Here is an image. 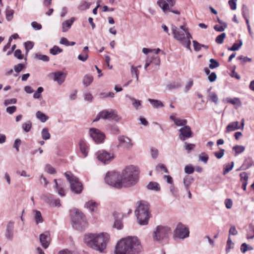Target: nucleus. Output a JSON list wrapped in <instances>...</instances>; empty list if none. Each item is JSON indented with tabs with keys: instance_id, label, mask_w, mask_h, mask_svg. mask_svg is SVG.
Here are the masks:
<instances>
[{
	"instance_id": "nucleus-1",
	"label": "nucleus",
	"mask_w": 254,
	"mask_h": 254,
	"mask_svg": "<svg viewBox=\"0 0 254 254\" xmlns=\"http://www.w3.org/2000/svg\"><path fill=\"white\" fill-rule=\"evenodd\" d=\"M142 250L141 244L135 237H128L118 242L115 254H138Z\"/></svg>"
},
{
	"instance_id": "nucleus-2",
	"label": "nucleus",
	"mask_w": 254,
	"mask_h": 254,
	"mask_svg": "<svg viewBox=\"0 0 254 254\" xmlns=\"http://www.w3.org/2000/svg\"><path fill=\"white\" fill-rule=\"evenodd\" d=\"M110 235L105 232L89 233L84 235V242L87 246L100 253H104L110 240Z\"/></svg>"
},
{
	"instance_id": "nucleus-3",
	"label": "nucleus",
	"mask_w": 254,
	"mask_h": 254,
	"mask_svg": "<svg viewBox=\"0 0 254 254\" xmlns=\"http://www.w3.org/2000/svg\"><path fill=\"white\" fill-rule=\"evenodd\" d=\"M139 173L134 166H129L121 173L122 188H129L134 186L139 179Z\"/></svg>"
},
{
	"instance_id": "nucleus-4",
	"label": "nucleus",
	"mask_w": 254,
	"mask_h": 254,
	"mask_svg": "<svg viewBox=\"0 0 254 254\" xmlns=\"http://www.w3.org/2000/svg\"><path fill=\"white\" fill-rule=\"evenodd\" d=\"M135 214L140 225H147L150 218L148 203L143 201L138 202Z\"/></svg>"
},
{
	"instance_id": "nucleus-5",
	"label": "nucleus",
	"mask_w": 254,
	"mask_h": 254,
	"mask_svg": "<svg viewBox=\"0 0 254 254\" xmlns=\"http://www.w3.org/2000/svg\"><path fill=\"white\" fill-rule=\"evenodd\" d=\"M171 30L174 39L180 42L183 45H185L186 39L192 38L189 29L185 25H181L178 27L174 25H172Z\"/></svg>"
},
{
	"instance_id": "nucleus-6",
	"label": "nucleus",
	"mask_w": 254,
	"mask_h": 254,
	"mask_svg": "<svg viewBox=\"0 0 254 254\" xmlns=\"http://www.w3.org/2000/svg\"><path fill=\"white\" fill-rule=\"evenodd\" d=\"M171 232V228L168 226H157L154 228L152 234L153 240L155 242H162L167 240Z\"/></svg>"
},
{
	"instance_id": "nucleus-7",
	"label": "nucleus",
	"mask_w": 254,
	"mask_h": 254,
	"mask_svg": "<svg viewBox=\"0 0 254 254\" xmlns=\"http://www.w3.org/2000/svg\"><path fill=\"white\" fill-rule=\"evenodd\" d=\"M121 174L116 172H109L105 178L108 185L117 189L122 188Z\"/></svg>"
},
{
	"instance_id": "nucleus-8",
	"label": "nucleus",
	"mask_w": 254,
	"mask_h": 254,
	"mask_svg": "<svg viewBox=\"0 0 254 254\" xmlns=\"http://www.w3.org/2000/svg\"><path fill=\"white\" fill-rule=\"evenodd\" d=\"M64 176L70 183L72 191L77 194L80 193L82 191V185L79 182L78 178L73 176L70 172H65Z\"/></svg>"
},
{
	"instance_id": "nucleus-9",
	"label": "nucleus",
	"mask_w": 254,
	"mask_h": 254,
	"mask_svg": "<svg viewBox=\"0 0 254 254\" xmlns=\"http://www.w3.org/2000/svg\"><path fill=\"white\" fill-rule=\"evenodd\" d=\"M157 4L162 9L164 13L167 14L169 10L176 14H180V12L178 10H170V7H173L175 4V0H159Z\"/></svg>"
},
{
	"instance_id": "nucleus-10",
	"label": "nucleus",
	"mask_w": 254,
	"mask_h": 254,
	"mask_svg": "<svg viewBox=\"0 0 254 254\" xmlns=\"http://www.w3.org/2000/svg\"><path fill=\"white\" fill-rule=\"evenodd\" d=\"M189 228L181 223L177 225L174 231V236L179 239H185L189 237Z\"/></svg>"
},
{
	"instance_id": "nucleus-11",
	"label": "nucleus",
	"mask_w": 254,
	"mask_h": 254,
	"mask_svg": "<svg viewBox=\"0 0 254 254\" xmlns=\"http://www.w3.org/2000/svg\"><path fill=\"white\" fill-rule=\"evenodd\" d=\"M72 221L76 225V228H77V226H81V228L85 227L86 224V221L83 213L78 210L75 211L74 215L72 217Z\"/></svg>"
},
{
	"instance_id": "nucleus-12",
	"label": "nucleus",
	"mask_w": 254,
	"mask_h": 254,
	"mask_svg": "<svg viewBox=\"0 0 254 254\" xmlns=\"http://www.w3.org/2000/svg\"><path fill=\"white\" fill-rule=\"evenodd\" d=\"M89 135L96 143L103 142L105 138V134L99 129L96 128H91L90 129Z\"/></svg>"
},
{
	"instance_id": "nucleus-13",
	"label": "nucleus",
	"mask_w": 254,
	"mask_h": 254,
	"mask_svg": "<svg viewBox=\"0 0 254 254\" xmlns=\"http://www.w3.org/2000/svg\"><path fill=\"white\" fill-rule=\"evenodd\" d=\"M96 155L98 160L104 163L112 161L115 157L114 153L108 152L104 150L98 151L96 153Z\"/></svg>"
},
{
	"instance_id": "nucleus-14",
	"label": "nucleus",
	"mask_w": 254,
	"mask_h": 254,
	"mask_svg": "<svg viewBox=\"0 0 254 254\" xmlns=\"http://www.w3.org/2000/svg\"><path fill=\"white\" fill-rule=\"evenodd\" d=\"M118 140L119 141V144L117 145L118 147H122L124 149H129L133 146L131 139L127 136L119 135L118 137Z\"/></svg>"
},
{
	"instance_id": "nucleus-15",
	"label": "nucleus",
	"mask_w": 254,
	"mask_h": 254,
	"mask_svg": "<svg viewBox=\"0 0 254 254\" xmlns=\"http://www.w3.org/2000/svg\"><path fill=\"white\" fill-rule=\"evenodd\" d=\"M179 131L180 132L179 138L182 141H185L187 139L192 137V132L190 127L189 126H185L181 127L179 129Z\"/></svg>"
},
{
	"instance_id": "nucleus-16",
	"label": "nucleus",
	"mask_w": 254,
	"mask_h": 254,
	"mask_svg": "<svg viewBox=\"0 0 254 254\" xmlns=\"http://www.w3.org/2000/svg\"><path fill=\"white\" fill-rule=\"evenodd\" d=\"M39 239L42 246L44 249H47L49 247L50 243V234L48 232L41 234L39 236Z\"/></svg>"
},
{
	"instance_id": "nucleus-17",
	"label": "nucleus",
	"mask_w": 254,
	"mask_h": 254,
	"mask_svg": "<svg viewBox=\"0 0 254 254\" xmlns=\"http://www.w3.org/2000/svg\"><path fill=\"white\" fill-rule=\"evenodd\" d=\"M53 75V79L57 81L60 85L62 84L65 80L66 74L61 71H57L51 73Z\"/></svg>"
},
{
	"instance_id": "nucleus-18",
	"label": "nucleus",
	"mask_w": 254,
	"mask_h": 254,
	"mask_svg": "<svg viewBox=\"0 0 254 254\" xmlns=\"http://www.w3.org/2000/svg\"><path fill=\"white\" fill-rule=\"evenodd\" d=\"M14 225V222L10 221L6 226L5 236L6 238L8 240H11L13 239Z\"/></svg>"
},
{
	"instance_id": "nucleus-19",
	"label": "nucleus",
	"mask_w": 254,
	"mask_h": 254,
	"mask_svg": "<svg viewBox=\"0 0 254 254\" xmlns=\"http://www.w3.org/2000/svg\"><path fill=\"white\" fill-rule=\"evenodd\" d=\"M75 19L74 17H71L70 19L64 21L62 24V31L65 32L70 28Z\"/></svg>"
},
{
	"instance_id": "nucleus-20",
	"label": "nucleus",
	"mask_w": 254,
	"mask_h": 254,
	"mask_svg": "<svg viewBox=\"0 0 254 254\" xmlns=\"http://www.w3.org/2000/svg\"><path fill=\"white\" fill-rule=\"evenodd\" d=\"M126 97L128 98L131 102L132 105L136 110L140 109L142 107V102L140 100L136 99L128 95H126Z\"/></svg>"
},
{
	"instance_id": "nucleus-21",
	"label": "nucleus",
	"mask_w": 254,
	"mask_h": 254,
	"mask_svg": "<svg viewBox=\"0 0 254 254\" xmlns=\"http://www.w3.org/2000/svg\"><path fill=\"white\" fill-rule=\"evenodd\" d=\"M253 163V160L252 157H248L245 158L244 163L241 167L242 170H246L250 168Z\"/></svg>"
},
{
	"instance_id": "nucleus-22",
	"label": "nucleus",
	"mask_w": 254,
	"mask_h": 254,
	"mask_svg": "<svg viewBox=\"0 0 254 254\" xmlns=\"http://www.w3.org/2000/svg\"><path fill=\"white\" fill-rule=\"evenodd\" d=\"M239 122L238 121L233 122L230 123L226 127L225 132H229L231 131H234L236 129H238L241 128L240 127H239Z\"/></svg>"
},
{
	"instance_id": "nucleus-23",
	"label": "nucleus",
	"mask_w": 254,
	"mask_h": 254,
	"mask_svg": "<svg viewBox=\"0 0 254 254\" xmlns=\"http://www.w3.org/2000/svg\"><path fill=\"white\" fill-rule=\"evenodd\" d=\"M84 206L85 208L88 209L90 211L94 212L97 209L98 204L93 200H89L86 202Z\"/></svg>"
},
{
	"instance_id": "nucleus-24",
	"label": "nucleus",
	"mask_w": 254,
	"mask_h": 254,
	"mask_svg": "<svg viewBox=\"0 0 254 254\" xmlns=\"http://www.w3.org/2000/svg\"><path fill=\"white\" fill-rule=\"evenodd\" d=\"M147 188L149 190H151L155 191H159L160 190L161 188L159 184L156 182H150L147 186Z\"/></svg>"
},
{
	"instance_id": "nucleus-25",
	"label": "nucleus",
	"mask_w": 254,
	"mask_h": 254,
	"mask_svg": "<svg viewBox=\"0 0 254 254\" xmlns=\"http://www.w3.org/2000/svg\"><path fill=\"white\" fill-rule=\"evenodd\" d=\"M79 146L80 151L84 157L88 155V146L86 143L83 140H80L79 142Z\"/></svg>"
},
{
	"instance_id": "nucleus-26",
	"label": "nucleus",
	"mask_w": 254,
	"mask_h": 254,
	"mask_svg": "<svg viewBox=\"0 0 254 254\" xmlns=\"http://www.w3.org/2000/svg\"><path fill=\"white\" fill-rule=\"evenodd\" d=\"M100 116L103 119H109L112 118L114 115V111H108L107 110H103L99 113Z\"/></svg>"
},
{
	"instance_id": "nucleus-27",
	"label": "nucleus",
	"mask_w": 254,
	"mask_h": 254,
	"mask_svg": "<svg viewBox=\"0 0 254 254\" xmlns=\"http://www.w3.org/2000/svg\"><path fill=\"white\" fill-rule=\"evenodd\" d=\"M33 212L34 214V218L36 223L38 224L42 223L43 222V219L40 211L37 210H34Z\"/></svg>"
},
{
	"instance_id": "nucleus-28",
	"label": "nucleus",
	"mask_w": 254,
	"mask_h": 254,
	"mask_svg": "<svg viewBox=\"0 0 254 254\" xmlns=\"http://www.w3.org/2000/svg\"><path fill=\"white\" fill-rule=\"evenodd\" d=\"M193 181V178L190 176H186L183 180V184L185 186V190L190 189V187Z\"/></svg>"
},
{
	"instance_id": "nucleus-29",
	"label": "nucleus",
	"mask_w": 254,
	"mask_h": 254,
	"mask_svg": "<svg viewBox=\"0 0 254 254\" xmlns=\"http://www.w3.org/2000/svg\"><path fill=\"white\" fill-rule=\"evenodd\" d=\"M225 100L227 103L231 104L234 105H237L238 107L242 106V102L240 98L235 97L234 98H227Z\"/></svg>"
},
{
	"instance_id": "nucleus-30",
	"label": "nucleus",
	"mask_w": 254,
	"mask_h": 254,
	"mask_svg": "<svg viewBox=\"0 0 254 254\" xmlns=\"http://www.w3.org/2000/svg\"><path fill=\"white\" fill-rule=\"evenodd\" d=\"M148 101L154 108H159L164 107V104L161 101L152 99H148Z\"/></svg>"
},
{
	"instance_id": "nucleus-31",
	"label": "nucleus",
	"mask_w": 254,
	"mask_h": 254,
	"mask_svg": "<svg viewBox=\"0 0 254 254\" xmlns=\"http://www.w3.org/2000/svg\"><path fill=\"white\" fill-rule=\"evenodd\" d=\"M36 116L42 123H45L49 119L48 116L39 111L36 113Z\"/></svg>"
},
{
	"instance_id": "nucleus-32",
	"label": "nucleus",
	"mask_w": 254,
	"mask_h": 254,
	"mask_svg": "<svg viewBox=\"0 0 254 254\" xmlns=\"http://www.w3.org/2000/svg\"><path fill=\"white\" fill-rule=\"evenodd\" d=\"M91 4V3L90 2H88L85 0H82L80 2L78 6V9L80 10H85L88 9Z\"/></svg>"
},
{
	"instance_id": "nucleus-33",
	"label": "nucleus",
	"mask_w": 254,
	"mask_h": 254,
	"mask_svg": "<svg viewBox=\"0 0 254 254\" xmlns=\"http://www.w3.org/2000/svg\"><path fill=\"white\" fill-rule=\"evenodd\" d=\"M93 78L92 75H86L83 79V83L85 86H88L92 82Z\"/></svg>"
},
{
	"instance_id": "nucleus-34",
	"label": "nucleus",
	"mask_w": 254,
	"mask_h": 254,
	"mask_svg": "<svg viewBox=\"0 0 254 254\" xmlns=\"http://www.w3.org/2000/svg\"><path fill=\"white\" fill-rule=\"evenodd\" d=\"M208 98L209 100L214 102L216 105L218 104V98L217 94L214 92H209Z\"/></svg>"
},
{
	"instance_id": "nucleus-35",
	"label": "nucleus",
	"mask_w": 254,
	"mask_h": 254,
	"mask_svg": "<svg viewBox=\"0 0 254 254\" xmlns=\"http://www.w3.org/2000/svg\"><path fill=\"white\" fill-rule=\"evenodd\" d=\"M42 137L44 140L49 139L51 137L50 133L49 131V129L47 127H44L43 128L41 131Z\"/></svg>"
},
{
	"instance_id": "nucleus-36",
	"label": "nucleus",
	"mask_w": 254,
	"mask_h": 254,
	"mask_svg": "<svg viewBox=\"0 0 254 254\" xmlns=\"http://www.w3.org/2000/svg\"><path fill=\"white\" fill-rule=\"evenodd\" d=\"M14 14V10L11 9L9 6H7L6 11H5V15L6 18L8 21H10L12 18Z\"/></svg>"
},
{
	"instance_id": "nucleus-37",
	"label": "nucleus",
	"mask_w": 254,
	"mask_h": 254,
	"mask_svg": "<svg viewBox=\"0 0 254 254\" xmlns=\"http://www.w3.org/2000/svg\"><path fill=\"white\" fill-rule=\"evenodd\" d=\"M22 128L24 131L25 132H28L30 131L32 128V123L31 121H28L25 123H24L22 125Z\"/></svg>"
},
{
	"instance_id": "nucleus-38",
	"label": "nucleus",
	"mask_w": 254,
	"mask_h": 254,
	"mask_svg": "<svg viewBox=\"0 0 254 254\" xmlns=\"http://www.w3.org/2000/svg\"><path fill=\"white\" fill-rule=\"evenodd\" d=\"M234 163L233 162H231V164H228L224 166L223 168V174L224 175H226L228 173H229L234 167Z\"/></svg>"
},
{
	"instance_id": "nucleus-39",
	"label": "nucleus",
	"mask_w": 254,
	"mask_h": 254,
	"mask_svg": "<svg viewBox=\"0 0 254 254\" xmlns=\"http://www.w3.org/2000/svg\"><path fill=\"white\" fill-rule=\"evenodd\" d=\"M54 182L55 183V188L57 189L59 194L61 196H65V193L63 188L61 187L60 185L58 184L56 179L54 180Z\"/></svg>"
},
{
	"instance_id": "nucleus-40",
	"label": "nucleus",
	"mask_w": 254,
	"mask_h": 254,
	"mask_svg": "<svg viewBox=\"0 0 254 254\" xmlns=\"http://www.w3.org/2000/svg\"><path fill=\"white\" fill-rule=\"evenodd\" d=\"M63 50L57 46H54L50 50V53L53 55H57L61 53Z\"/></svg>"
},
{
	"instance_id": "nucleus-41",
	"label": "nucleus",
	"mask_w": 254,
	"mask_h": 254,
	"mask_svg": "<svg viewBox=\"0 0 254 254\" xmlns=\"http://www.w3.org/2000/svg\"><path fill=\"white\" fill-rule=\"evenodd\" d=\"M182 86L179 82H174L167 85V88L169 90H172L179 88Z\"/></svg>"
},
{
	"instance_id": "nucleus-42",
	"label": "nucleus",
	"mask_w": 254,
	"mask_h": 254,
	"mask_svg": "<svg viewBox=\"0 0 254 254\" xmlns=\"http://www.w3.org/2000/svg\"><path fill=\"white\" fill-rule=\"evenodd\" d=\"M209 68L210 69H214L219 66L220 64L218 62L214 59L209 60Z\"/></svg>"
},
{
	"instance_id": "nucleus-43",
	"label": "nucleus",
	"mask_w": 254,
	"mask_h": 254,
	"mask_svg": "<svg viewBox=\"0 0 254 254\" xmlns=\"http://www.w3.org/2000/svg\"><path fill=\"white\" fill-rule=\"evenodd\" d=\"M245 147L242 145H235L233 147V149L235 151V156L243 152L245 150Z\"/></svg>"
},
{
	"instance_id": "nucleus-44",
	"label": "nucleus",
	"mask_w": 254,
	"mask_h": 254,
	"mask_svg": "<svg viewBox=\"0 0 254 254\" xmlns=\"http://www.w3.org/2000/svg\"><path fill=\"white\" fill-rule=\"evenodd\" d=\"M44 89L42 87H39L33 94V98L35 99H39L42 97V93L43 92Z\"/></svg>"
},
{
	"instance_id": "nucleus-45",
	"label": "nucleus",
	"mask_w": 254,
	"mask_h": 254,
	"mask_svg": "<svg viewBox=\"0 0 254 254\" xmlns=\"http://www.w3.org/2000/svg\"><path fill=\"white\" fill-rule=\"evenodd\" d=\"M35 58L39 60L43 61L44 62H49L50 60L48 56L45 55H41L39 53H36L35 54Z\"/></svg>"
},
{
	"instance_id": "nucleus-46",
	"label": "nucleus",
	"mask_w": 254,
	"mask_h": 254,
	"mask_svg": "<svg viewBox=\"0 0 254 254\" xmlns=\"http://www.w3.org/2000/svg\"><path fill=\"white\" fill-rule=\"evenodd\" d=\"M226 34L225 33H222L221 34L217 36L215 39V42L218 44H221L223 43L224 39L226 37Z\"/></svg>"
},
{
	"instance_id": "nucleus-47",
	"label": "nucleus",
	"mask_w": 254,
	"mask_h": 254,
	"mask_svg": "<svg viewBox=\"0 0 254 254\" xmlns=\"http://www.w3.org/2000/svg\"><path fill=\"white\" fill-rule=\"evenodd\" d=\"M242 45H243L242 41L241 40H240L239 41V44L234 43L231 47L228 48V50L232 51L238 50L239 49V48L242 46Z\"/></svg>"
},
{
	"instance_id": "nucleus-48",
	"label": "nucleus",
	"mask_w": 254,
	"mask_h": 254,
	"mask_svg": "<svg viewBox=\"0 0 254 254\" xmlns=\"http://www.w3.org/2000/svg\"><path fill=\"white\" fill-rule=\"evenodd\" d=\"M253 250V248L245 243H243L241 246V251L243 253H245L248 250Z\"/></svg>"
},
{
	"instance_id": "nucleus-49",
	"label": "nucleus",
	"mask_w": 254,
	"mask_h": 254,
	"mask_svg": "<svg viewBox=\"0 0 254 254\" xmlns=\"http://www.w3.org/2000/svg\"><path fill=\"white\" fill-rule=\"evenodd\" d=\"M115 94L113 92H109L108 93L105 92H101L99 94V96L101 99L106 98L108 97L113 98L114 97Z\"/></svg>"
},
{
	"instance_id": "nucleus-50",
	"label": "nucleus",
	"mask_w": 254,
	"mask_h": 254,
	"mask_svg": "<svg viewBox=\"0 0 254 254\" xmlns=\"http://www.w3.org/2000/svg\"><path fill=\"white\" fill-rule=\"evenodd\" d=\"M242 13L243 17H249V9L245 4H243L242 6Z\"/></svg>"
},
{
	"instance_id": "nucleus-51",
	"label": "nucleus",
	"mask_w": 254,
	"mask_h": 254,
	"mask_svg": "<svg viewBox=\"0 0 254 254\" xmlns=\"http://www.w3.org/2000/svg\"><path fill=\"white\" fill-rule=\"evenodd\" d=\"M227 27V23H223V25L221 26H219L218 25H216L214 26V29L215 30L218 32H222Z\"/></svg>"
},
{
	"instance_id": "nucleus-52",
	"label": "nucleus",
	"mask_w": 254,
	"mask_h": 254,
	"mask_svg": "<svg viewBox=\"0 0 254 254\" xmlns=\"http://www.w3.org/2000/svg\"><path fill=\"white\" fill-rule=\"evenodd\" d=\"M153 65L152 67L154 70H157L158 69L159 65L160 64V60L157 57L154 58L152 61Z\"/></svg>"
},
{
	"instance_id": "nucleus-53",
	"label": "nucleus",
	"mask_w": 254,
	"mask_h": 254,
	"mask_svg": "<svg viewBox=\"0 0 254 254\" xmlns=\"http://www.w3.org/2000/svg\"><path fill=\"white\" fill-rule=\"evenodd\" d=\"M131 73L132 74V76L135 75L136 80H138V75L139 73V71L138 70L137 67H134V66H131Z\"/></svg>"
},
{
	"instance_id": "nucleus-54",
	"label": "nucleus",
	"mask_w": 254,
	"mask_h": 254,
	"mask_svg": "<svg viewBox=\"0 0 254 254\" xmlns=\"http://www.w3.org/2000/svg\"><path fill=\"white\" fill-rule=\"evenodd\" d=\"M170 190L174 196L176 197H179V190L177 188H176L172 185L170 188Z\"/></svg>"
},
{
	"instance_id": "nucleus-55",
	"label": "nucleus",
	"mask_w": 254,
	"mask_h": 254,
	"mask_svg": "<svg viewBox=\"0 0 254 254\" xmlns=\"http://www.w3.org/2000/svg\"><path fill=\"white\" fill-rule=\"evenodd\" d=\"M187 123L186 120H182L177 118V120L175 121V124L177 126H185Z\"/></svg>"
},
{
	"instance_id": "nucleus-56",
	"label": "nucleus",
	"mask_w": 254,
	"mask_h": 254,
	"mask_svg": "<svg viewBox=\"0 0 254 254\" xmlns=\"http://www.w3.org/2000/svg\"><path fill=\"white\" fill-rule=\"evenodd\" d=\"M45 171L51 174L56 173V170L50 164H47L45 167Z\"/></svg>"
},
{
	"instance_id": "nucleus-57",
	"label": "nucleus",
	"mask_w": 254,
	"mask_h": 254,
	"mask_svg": "<svg viewBox=\"0 0 254 254\" xmlns=\"http://www.w3.org/2000/svg\"><path fill=\"white\" fill-rule=\"evenodd\" d=\"M237 60L241 61L242 64H245L247 62H251L252 59L247 57H244L243 56H240L237 57Z\"/></svg>"
},
{
	"instance_id": "nucleus-58",
	"label": "nucleus",
	"mask_w": 254,
	"mask_h": 254,
	"mask_svg": "<svg viewBox=\"0 0 254 254\" xmlns=\"http://www.w3.org/2000/svg\"><path fill=\"white\" fill-rule=\"evenodd\" d=\"M25 48L26 51V53H28L29 51L32 49L34 46V43L31 41H27L25 43Z\"/></svg>"
},
{
	"instance_id": "nucleus-59",
	"label": "nucleus",
	"mask_w": 254,
	"mask_h": 254,
	"mask_svg": "<svg viewBox=\"0 0 254 254\" xmlns=\"http://www.w3.org/2000/svg\"><path fill=\"white\" fill-rule=\"evenodd\" d=\"M25 68V66L22 64H19L17 65H15L14 66V69L15 72H19L21 70H22L24 68Z\"/></svg>"
},
{
	"instance_id": "nucleus-60",
	"label": "nucleus",
	"mask_w": 254,
	"mask_h": 254,
	"mask_svg": "<svg viewBox=\"0 0 254 254\" xmlns=\"http://www.w3.org/2000/svg\"><path fill=\"white\" fill-rule=\"evenodd\" d=\"M240 176L241 178L240 180L242 183H243V182H246L248 183L249 177L247 173L245 172H242L240 173Z\"/></svg>"
},
{
	"instance_id": "nucleus-61",
	"label": "nucleus",
	"mask_w": 254,
	"mask_h": 254,
	"mask_svg": "<svg viewBox=\"0 0 254 254\" xmlns=\"http://www.w3.org/2000/svg\"><path fill=\"white\" fill-rule=\"evenodd\" d=\"M194 171V168L191 165H187L185 168V172L188 174L193 173Z\"/></svg>"
},
{
	"instance_id": "nucleus-62",
	"label": "nucleus",
	"mask_w": 254,
	"mask_h": 254,
	"mask_svg": "<svg viewBox=\"0 0 254 254\" xmlns=\"http://www.w3.org/2000/svg\"><path fill=\"white\" fill-rule=\"evenodd\" d=\"M195 145L194 144L188 143L187 142L185 143V148L188 152H190L194 149Z\"/></svg>"
},
{
	"instance_id": "nucleus-63",
	"label": "nucleus",
	"mask_w": 254,
	"mask_h": 254,
	"mask_svg": "<svg viewBox=\"0 0 254 254\" xmlns=\"http://www.w3.org/2000/svg\"><path fill=\"white\" fill-rule=\"evenodd\" d=\"M194 50L195 52H198L201 50V44L199 43L197 41L193 40L192 41Z\"/></svg>"
},
{
	"instance_id": "nucleus-64",
	"label": "nucleus",
	"mask_w": 254,
	"mask_h": 254,
	"mask_svg": "<svg viewBox=\"0 0 254 254\" xmlns=\"http://www.w3.org/2000/svg\"><path fill=\"white\" fill-rule=\"evenodd\" d=\"M114 226L119 230L122 229L123 227V223L120 220H116L114 222Z\"/></svg>"
}]
</instances>
